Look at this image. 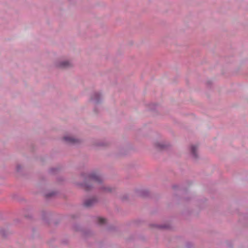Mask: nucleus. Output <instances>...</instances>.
<instances>
[{"instance_id": "1", "label": "nucleus", "mask_w": 248, "mask_h": 248, "mask_svg": "<svg viewBox=\"0 0 248 248\" xmlns=\"http://www.w3.org/2000/svg\"><path fill=\"white\" fill-rule=\"evenodd\" d=\"M81 177L84 180L81 186L86 191H90L93 188L92 182L97 184V187L99 191L103 193H110L115 191L114 187H111L103 183L104 179L101 174L96 172H93L90 173L82 172Z\"/></svg>"}, {"instance_id": "2", "label": "nucleus", "mask_w": 248, "mask_h": 248, "mask_svg": "<svg viewBox=\"0 0 248 248\" xmlns=\"http://www.w3.org/2000/svg\"><path fill=\"white\" fill-rule=\"evenodd\" d=\"M63 140L69 144H77L81 142V140L71 135H66L63 138Z\"/></svg>"}, {"instance_id": "3", "label": "nucleus", "mask_w": 248, "mask_h": 248, "mask_svg": "<svg viewBox=\"0 0 248 248\" xmlns=\"http://www.w3.org/2000/svg\"><path fill=\"white\" fill-rule=\"evenodd\" d=\"M98 202V199L96 197H93L85 200L83 205L87 208H90L95 205Z\"/></svg>"}, {"instance_id": "4", "label": "nucleus", "mask_w": 248, "mask_h": 248, "mask_svg": "<svg viewBox=\"0 0 248 248\" xmlns=\"http://www.w3.org/2000/svg\"><path fill=\"white\" fill-rule=\"evenodd\" d=\"M91 101L94 105L99 104L102 100V95L99 92H94L92 93L90 98Z\"/></svg>"}, {"instance_id": "5", "label": "nucleus", "mask_w": 248, "mask_h": 248, "mask_svg": "<svg viewBox=\"0 0 248 248\" xmlns=\"http://www.w3.org/2000/svg\"><path fill=\"white\" fill-rule=\"evenodd\" d=\"M55 66L60 69H68L73 67L72 63H55Z\"/></svg>"}, {"instance_id": "6", "label": "nucleus", "mask_w": 248, "mask_h": 248, "mask_svg": "<svg viewBox=\"0 0 248 248\" xmlns=\"http://www.w3.org/2000/svg\"><path fill=\"white\" fill-rule=\"evenodd\" d=\"M169 144L168 143H167L164 141H161V142H156L155 143V147L158 149L161 150H163L166 149L169 146Z\"/></svg>"}, {"instance_id": "7", "label": "nucleus", "mask_w": 248, "mask_h": 248, "mask_svg": "<svg viewBox=\"0 0 248 248\" xmlns=\"http://www.w3.org/2000/svg\"><path fill=\"white\" fill-rule=\"evenodd\" d=\"M190 153L194 159H197L198 157V146L194 145H191L190 147Z\"/></svg>"}, {"instance_id": "8", "label": "nucleus", "mask_w": 248, "mask_h": 248, "mask_svg": "<svg viewBox=\"0 0 248 248\" xmlns=\"http://www.w3.org/2000/svg\"><path fill=\"white\" fill-rule=\"evenodd\" d=\"M95 219L96 222L100 225H103L106 223V220L104 218L96 217Z\"/></svg>"}, {"instance_id": "9", "label": "nucleus", "mask_w": 248, "mask_h": 248, "mask_svg": "<svg viewBox=\"0 0 248 248\" xmlns=\"http://www.w3.org/2000/svg\"><path fill=\"white\" fill-rule=\"evenodd\" d=\"M106 144L103 141H96L94 143V145L96 146H105Z\"/></svg>"}, {"instance_id": "10", "label": "nucleus", "mask_w": 248, "mask_h": 248, "mask_svg": "<svg viewBox=\"0 0 248 248\" xmlns=\"http://www.w3.org/2000/svg\"><path fill=\"white\" fill-rule=\"evenodd\" d=\"M59 171V169L57 168H51L49 171L51 174H55L57 173Z\"/></svg>"}, {"instance_id": "11", "label": "nucleus", "mask_w": 248, "mask_h": 248, "mask_svg": "<svg viewBox=\"0 0 248 248\" xmlns=\"http://www.w3.org/2000/svg\"><path fill=\"white\" fill-rule=\"evenodd\" d=\"M54 195H55V192H51L47 193L46 195V196L47 198H49V197H51L53 196Z\"/></svg>"}, {"instance_id": "12", "label": "nucleus", "mask_w": 248, "mask_h": 248, "mask_svg": "<svg viewBox=\"0 0 248 248\" xmlns=\"http://www.w3.org/2000/svg\"><path fill=\"white\" fill-rule=\"evenodd\" d=\"M22 167L20 165H17L16 167V171L19 172L21 170Z\"/></svg>"}, {"instance_id": "13", "label": "nucleus", "mask_w": 248, "mask_h": 248, "mask_svg": "<svg viewBox=\"0 0 248 248\" xmlns=\"http://www.w3.org/2000/svg\"><path fill=\"white\" fill-rule=\"evenodd\" d=\"M159 227L160 228H166V226H162V225L159 226Z\"/></svg>"}]
</instances>
